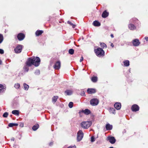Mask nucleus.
<instances>
[{"mask_svg": "<svg viewBox=\"0 0 148 148\" xmlns=\"http://www.w3.org/2000/svg\"><path fill=\"white\" fill-rule=\"evenodd\" d=\"M60 61H58L56 62L53 67L55 69H59L60 68Z\"/></svg>", "mask_w": 148, "mask_h": 148, "instance_id": "9", "label": "nucleus"}, {"mask_svg": "<svg viewBox=\"0 0 148 148\" xmlns=\"http://www.w3.org/2000/svg\"><path fill=\"white\" fill-rule=\"evenodd\" d=\"M109 148H114L112 147H110Z\"/></svg>", "mask_w": 148, "mask_h": 148, "instance_id": "51", "label": "nucleus"}, {"mask_svg": "<svg viewBox=\"0 0 148 148\" xmlns=\"http://www.w3.org/2000/svg\"><path fill=\"white\" fill-rule=\"evenodd\" d=\"M97 77H92L91 78V80L93 82H96L97 81Z\"/></svg>", "mask_w": 148, "mask_h": 148, "instance_id": "29", "label": "nucleus"}, {"mask_svg": "<svg viewBox=\"0 0 148 148\" xmlns=\"http://www.w3.org/2000/svg\"><path fill=\"white\" fill-rule=\"evenodd\" d=\"M74 50L73 49H70L69 51V54L72 55L73 54Z\"/></svg>", "mask_w": 148, "mask_h": 148, "instance_id": "30", "label": "nucleus"}, {"mask_svg": "<svg viewBox=\"0 0 148 148\" xmlns=\"http://www.w3.org/2000/svg\"><path fill=\"white\" fill-rule=\"evenodd\" d=\"M83 60V57H82L80 59V62H81Z\"/></svg>", "mask_w": 148, "mask_h": 148, "instance_id": "44", "label": "nucleus"}, {"mask_svg": "<svg viewBox=\"0 0 148 148\" xmlns=\"http://www.w3.org/2000/svg\"><path fill=\"white\" fill-rule=\"evenodd\" d=\"M67 148H76V146H70Z\"/></svg>", "mask_w": 148, "mask_h": 148, "instance_id": "42", "label": "nucleus"}, {"mask_svg": "<svg viewBox=\"0 0 148 148\" xmlns=\"http://www.w3.org/2000/svg\"><path fill=\"white\" fill-rule=\"evenodd\" d=\"M111 46L112 47H113L114 46V45L113 44V43H111Z\"/></svg>", "mask_w": 148, "mask_h": 148, "instance_id": "47", "label": "nucleus"}, {"mask_svg": "<svg viewBox=\"0 0 148 148\" xmlns=\"http://www.w3.org/2000/svg\"><path fill=\"white\" fill-rule=\"evenodd\" d=\"M129 29L131 30H134L136 29V27L134 25L132 24H129L128 25Z\"/></svg>", "mask_w": 148, "mask_h": 148, "instance_id": "14", "label": "nucleus"}, {"mask_svg": "<svg viewBox=\"0 0 148 148\" xmlns=\"http://www.w3.org/2000/svg\"><path fill=\"white\" fill-rule=\"evenodd\" d=\"M12 113L13 114L16 116H18L19 114V111L16 110H13L12 112Z\"/></svg>", "mask_w": 148, "mask_h": 148, "instance_id": "17", "label": "nucleus"}, {"mask_svg": "<svg viewBox=\"0 0 148 148\" xmlns=\"http://www.w3.org/2000/svg\"><path fill=\"white\" fill-rule=\"evenodd\" d=\"M19 126L21 127H23L24 126V124L23 123H20Z\"/></svg>", "mask_w": 148, "mask_h": 148, "instance_id": "40", "label": "nucleus"}, {"mask_svg": "<svg viewBox=\"0 0 148 148\" xmlns=\"http://www.w3.org/2000/svg\"><path fill=\"white\" fill-rule=\"evenodd\" d=\"M111 36L112 38H113L114 37V36H113V34H111Z\"/></svg>", "mask_w": 148, "mask_h": 148, "instance_id": "48", "label": "nucleus"}, {"mask_svg": "<svg viewBox=\"0 0 148 148\" xmlns=\"http://www.w3.org/2000/svg\"><path fill=\"white\" fill-rule=\"evenodd\" d=\"M83 112L84 113L88 115L90 113V111L88 109H86L84 110H83Z\"/></svg>", "mask_w": 148, "mask_h": 148, "instance_id": "22", "label": "nucleus"}, {"mask_svg": "<svg viewBox=\"0 0 148 148\" xmlns=\"http://www.w3.org/2000/svg\"><path fill=\"white\" fill-rule=\"evenodd\" d=\"M8 115V113L7 112H5L3 114V116L4 117L6 118L7 117Z\"/></svg>", "mask_w": 148, "mask_h": 148, "instance_id": "37", "label": "nucleus"}, {"mask_svg": "<svg viewBox=\"0 0 148 148\" xmlns=\"http://www.w3.org/2000/svg\"><path fill=\"white\" fill-rule=\"evenodd\" d=\"M98 103L99 100L97 99H91L90 101V104L93 106L97 105Z\"/></svg>", "mask_w": 148, "mask_h": 148, "instance_id": "5", "label": "nucleus"}, {"mask_svg": "<svg viewBox=\"0 0 148 148\" xmlns=\"http://www.w3.org/2000/svg\"><path fill=\"white\" fill-rule=\"evenodd\" d=\"M43 32L42 30H37L36 32V34L37 36H39Z\"/></svg>", "mask_w": 148, "mask_h": 148, "instance_id": "20", "label": "nucleus"}, {"mask_svg": "<svg viewBox=\"0 0 148 148\" xmlns=\"http://www.w3.org/2000/svg\"><path fill=\"white\" fill-rule=\"evenodd\" d=\"M93 23V25L95 26H99L101 25L100 23L96 21H94Z\"/></svg>", "mask_w": 148, "mask_h": 148, "instance_id": "18", "label": "nucleus"}, {"mask_svg": "<svg viewBox=\"0 0 148 148\" xmlns=\"http://www.w3.org/2000/svg\"><path fill=\"white\" fill-rule=\"evenodd\" d=\"M92 123L91 121H83L80 123V125L83 128L87 129L91 126Z\"/></svg>", "mask_w": 148, "mask_h": 148, "instance_id": "2", "label": "nucleus"}, {"mask_svg": "<svg viewBox=\"0 0 148 148\" xmlns=\"http://www.w3.org/2000/svg\"><path fill=\"white\" fill-rule=\"evenodd\" d=\"M106 128L107 130H110L112 129V126L109 124H107L106 125Z\"/></svg>", "mask_w": 148, "mask_h": 148, "instance_id": "16", "label": "nucleus"}, {"mask_svg": "<svg viewBox=\"0 0 148 148\" xmlns=\"http://www.w3.org/2000/svg\"><path fill=\"white\" fill-rule=\"evenodd\" d=\"M88 93L89 94H92L96 92V90L93 88H88L87 90Z\"/></svg>", "mask_w": 148, "mask_h": 148, "instance_id": "13", "label": "nucleus"}, {"mask_svg": "<svg viewBox=\"0 0 148 148\" xmlns=\"http://www.w3.org/2000/svg\"><path fill=\"white\" fill-rule=\"evenodd\" d=\"M22 48V45H18L14 49L15 52L16 53H20L21 51Z\"/></svg>", "mask_w": 148, "mask_h": 148, "instance_id": "6", "label": "nucleus"}, {"mask_svg": "<svg viewBox=\"0 0 148 148\" xmlns=\"http://www.w3.org/2000/svg\"><path fill=\"white\" fill-rule=\"evenodd\" d=\"M109 112L110 113L115 114V110L113 108H110Z\"/></svg>", "mask_w": 148, "mask_h": 148, "instance_id": "27", "label": "nucleus"}, {"mask_svg": "<svg viewBox=\"0 0 148 148\" xmlns=\"http://www.w3.org/2000/svg\"><path fill=\"white\" fill-rule=\"evenodd\" d=\"M40 62V60L39 57H34L28 59L27 61V64L29 66L33 65L36 66H38L39 65Z\"/></svg>", "mask_w": 148, "mask_h": 148, "instance_id": "1", "label": "nucleus"}, {"mask_svg": "<svg viewBox=\"0 0 148 148\" xmlns=\"http://www.w3.org/2000/svg\"><path fill=\"white\" fill-rule=\"evenodd\" d=\"M132 43L134 46H138L140 44V42L138 39H135L133 40Z\"/></svg>", "mask_w": 148, "mask_h": 148, "instance_id": "10", "label": "nucleus"}, {"mask_svg": "<svg viewBox=\"0 0 148 148\" xmlns=\"http://www.w3.org/2000/svg\"><path fill=\"white\" fill-rule=\"evenodd\" d=\"M73 103L72 102H70L69 104V106L70 108H71L73 107Z\"/></svg>", "mask_w": 148, "mask_h": 148, "instance_id": "33", "label": "nucleus"}, {"mask_svg": "<svg viewBox=\"0 0 148 148\" xmlns=\"http://www.w3.org/2000/svg\"><path fill=\"white\" fill-rule=\"evenodd\" d=\"M18 125V124L17 123H10L8 125V126L9 127H12L14 126H17Z\"/></svg>", "mask_w": 148, "mask_h": 148, "instance_id": "26", "label": "nucleus"}, {"mask_svg": "<svg viewBox=\"0 0 148 148\" xmlns=\"http://www.w3.org/2000/svg\"><path fill=\"white\" fill-rule=\"evenodd\" d=\"M40 71L38 70H36L35 72V73L36 75H38L40 74Z\"/></svg>", "mask_w": 148, "mask_h": 148, "instance_id": "39", "label": "nucleus"}, {"mask_svg": "<svg viewBox=\"0 0 148 148\" xmlns=\"http://www.w3.org/2000/svg\"><path fill=\"white\" fill-rule=\"evenodd\" d=\"M145 39L146 41H148V37H145Z\"/></svg>", "mask_w": 148, "mask_h": 148, "instance_id": "46", "label": "nucleus"}, {"mask_svg": "<svg viewBox=\"0 0 148 148\" xmlns=\"http://www.w3.org/2000/svg\"><path fill=\"white\" fill-rule=\"evenodd\" d=\"M3 40V36L0 34V44L1 43Z\"/></svg>", "mask_w": 148, "mask_h": 148, "instance_id": "36", "label": "nucleus"}, {"mask_svg": "<svg viewBox=\"0 0 148 148\" xmlns=\"http://www.w3.org/2000/svg\"><path fill=\"white\" fill-rule=\"evenodd\" d=\"M114 107L117 110H120L121 107V104L119 103H116L114 104Z\"/></svg>", "mask_w": 148, "mask_h": 148, "instance_id": "12", "label": "nucleus"}, {"mask_svg": "<svg viewBox=\"0 0 148 148\" xmlns=\"http://www.w3.org/2000/svg\"><path fill=\"white\" fill-rule=\"evenodd\" d=\"M52 144H53V143H50V145H52Z\"/></svg>", "mask_w": 148, "mask_h": 148, "instance_id": "50", "label": "nucleus"}, {"mask_svg": "<svg viewBox=\"0 0 148 148\" xmlns=\"http://www.w3.org/2000/svg\"><path fill=\"white\" fill-rule=\"evenodd\" d=\"M39 127V126L38 124H36L35 125H34L32 127V129L34 131L36 130Z\"/></svg>", "mask_w": 148, "mask_h": 148, "instance_id": "21", "label": "nucleus"}, {"mask_svg": "<svg viewBox=\"0 0 148 148\" xmlns=\"http://www.w3.org/2000/svg\"><path fill=\"white\" fill-rule=\"evenodd\" d=\"M2 61L0 60V64H2Z\"/></svg>", "mask_w": 148, "mask_h": 148, "instance_id": "49", "label": "nucleus"}, {"mask_svg": "<svg viewBox=\"0 0 148 148\" xmlns=\"http://www.w3.org/2000/svg\"><path fill=\"white\" fill-rule=\"evenodd\" d=\"M81 95H82V96H84V95H85V92H82L81 93Z\"/></svg>", "mask_w": 148, "mask_h": 148, "instance_id": "43", "label": "nucleus"}, {"mask_svg": "<svg viewBox=\"0 0 148 148\" xmlns=\"http://www.w3.org/2000/svg\"><path fill=\"white\" fill-rule=\"evenodd\" d=\"M124 65L125 66H127L130 65L129 61L128 60L125 61L123 62Z\"/></svg>", "mask_w": 148, "mask_h": 148, "instance_id": "25", "label": "nucleus"}, {"mask_svg": "<svg viewBox=\"0 0 148 148\" xmlns=\"http://www.w3.org/2000/svg\"><path fill=\"white\" fill-rule=\"evenodd\" d=\"M95 138L94 136H92L91 138V142H92L95 141Z\"/></svg>", "mask_w": 148, "mask_h": 148, "instance_id": "38", "label": "nucleus"}, {"mask_svg": "<svg viewBox=\"0 0 148 148\" xmlns=\"http://www.w3.org/2000/svg\"><path fill=\"white\" fill-rule=\"evenodd\" d=\"M20 86V85L19 84L16 83L14 85V87L15 88L18 89L19 88Z\"/></svg>", "mask_w": 148, "mask_h": 148, "instance_id": "32", "label": "nucleus"}, {"mask_svg": "<svg viewBox=\"0 0 148 148\" xmlns=\"http://www.w3.org/2000/svg\"><path fill=\"white\" fill-rule=\"evenodd\" d=\"M95 51L96 55L98 57L103 56L104 53L103 49L101 48H99L97 49H95Z\"/></svg>", "mask_w": 148, "mask_h": 148, "instance_id": "3", "label": "nucleus"}, {"mask_svg": "<svg viewBox=\"0 0 148 148\" xmlns=\"http://www.w3.org/2000/svg\"><path fill=\"white\" fill-rule=\"evenodd\" d=\"M11 140L12 141H14V138L13 137H12V138L11 139Z\"/></svg>", "mask_w": 148, "mask_h": 148, "instance_id": "45", "label": "nucleus"}, {"mask_svg": "<svg viewBox=\"0 0 148 148\" xmlns=\"http://www.w3.org/2000/svg\"><path fill=\"white\" fill-rule=\"evenodd\" d=\"M108 15V13L106 12V10L104 11L103 13L102 16L103 18H106Z\"/></svg>", "mask_w": 148, "mask_h": 148, "instance_id": "15", "label": "nucleus"}, {"mask_svg": "<svg viewBox=\"0 0 148 148\" xmlns=\"http://www.w3.org/2000/svg\"><path fill=\"white\" fill-rule=\"evenodd\" d=\"M107 139L109 140L111 143L112 144H114L116 142V139L114 137L109 136L108 137Z\"/></svg>", "mask_w": 148, "mask_h": 148, "instance_id": "7", "label": "nucleus"}, {"mask_svg": "<svg viewBox=\"0 0 148 148\" xmlns=\"http://www.w3.org/2000/svg\"><path fill=\"white\" fill-rule=\"evenodd\" d=\"M58 97L57 96H54L52 98V102L54 103L56 102L58 98Z\"/></svg>", "mask_w": 148, "mask_h": 148, "instance_id": "23", "label": "nucleus"}, {"mask_svg": "<svg viewBox=\"0 0 148 148\" xmlns=\"http://www.w3.org/2000/svg\"><path fill=\"white\" fill-rule=\"evenodd\" d=\"M139 109V107L138 106L136 105H134L132 106V111L136 112L138 111Z\"/></svg>", "mask_w": 148, "mask_h": 148, "instance_id": "11", "label": "nucleus"}, {"mask_svg": "<svg viewBox=\"0 0 148 148\" xmlns=\"http://www.w3.org/2000/svg\"><path fill=\"white\" fill-rule=\"evenodd\" d=\"M67 23L71 25L73 28H75V25L73 24V23H72L71 21H68L67 22Z\"/></svg>", "mask_w": 148, "mask_h": 148, "instance_id": "31", "label": "nucleus"}, {"mask_svg": "<svg viewBox=\"0 0 148 148\" xmlns=\"http://www.w3.org/2000/svg\"><path fill=\"white\" fill-rule=\"evenodd\" d=\"M25 37V35L23 33H20L18 34L17 38L18 40L20 41L23 40Z\"/></svg>", "mask_w": 148, "mask_h": 148, "instance_id": "8", "label": "nucleus"}, {"mask_svg": "<svg viewBox=\"0 0 148 148\" xmlns=\"http://www.w3.org/2000/svg\"><path fill=\"white\" fill-rule=\"evenodd\" d=\"M3 86L2 84H0V92L3 91Z\"/></svg>", "mask_w": 148, "mask_h": 148, "instance_id": "34", "label": "nucleus"}, {"mask_svg": "<svg viewBox=\"0 0 148 148\" xmlns=\"http://www.w3.org/2000/svg\"><path fill=\"white\" fill-rule=\"evenodd\" d=\"M30 66L27 64V61L26 62V65L24 67V69L26 72L28 71L29 70L28 67Z\"/></svg>", "mask_w": 148, "mask_h": 148, "instance_id": "24", "label": "nucleus"}, {"mask_svg": "<svg viewBox=\"0 0 148 148\" xmlns=\"http://www.w3.org/2000/svg\"><path fill=\"white\" fill-rule=\"evenodd\" d=\"M24 89L25 90H27L29 88V86L25 83L23 84Z\"/></svg>", "mask_w": 148, "mask_h": 148, "instance_id": "28", "label": "nucleus"}, {"mask_svg": "<svg viewBox=\"0 0 148 148\" xmlns=\"http://www.w3.org/2000/svg\"><path fill=\"white\" fill-rule=\"evenodd\" d=\"M101 46L103 48L106 47V45L104 43H101L100 44Z\"/></svg>", "mask_w": 148, "mask_h": 148, "instance_id": "35", "label": "nucleus"}, {"mask_svg": "<svg viewBox=\"0 0 148 148\" xmlns=\"http://www.w3.org/2000/svg\"><path fill=\"white\" fill-rule=\"evenodd\" d=\"M65 93L67 95H71L73 93V91L71 90H67L65 91Z\"/></svg>", "mask_w": 148, "mask_h": 148, "instance_id": "19", "label": "nucleus"}, {"mask_svg": "<svg viewBox=\"0 0 148 148\" xmlns=\"http://www.w3.org/2000/svg\"><path fill=\"white\" fill-rule=\"evenodd\" d=\"M97 143H98V142H97Z\"/></svg>", "mask_w": 148, "mask_h": 148, "instance_id": "52", "label": "nucleus"}, {"mask_svg": "<svg viewBox=\"0 0 148 148\" xmlns=\"http://www.w3.org/2000/svg\"><path fill=\"white\" fill-rule=\"evenodd\" d=\"M84 133L82 130H79L77 133V139L78 141H80L82 139Z\"/></svg>", "mask_w": 148, "mask_h": 148, "instance_id": "4", "label": "nucleus"}, {"mask_svg": "<svg viewBox=\"0 0 148 148\" xmlns=\"http://www.w3.org/2000/svg\"><path fill=\"white\" fill-rule=\"evenodd\" d=\"M0 53L3 54L4 53V51L1 49H0Z\"/></svg>", "mask_w": 148, "mask_h": 148, "instance_id": "41", "label": "nucleus"}]
</instances>
